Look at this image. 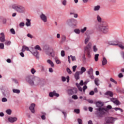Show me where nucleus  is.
Returning a JSON list of instances; mask_svg holds the SVG:
<instances>
[{
	"label": "nucleus",
	"mask_w": 124,
	"mask_h": 124,
	"mask_svg": "<svg viewBox=\"0 0 124 124\" xmlns=\"http://www.w3.org/2000/svg\"><path fill=\"white\" fill-rule=\"evenodd\" d=\"M26 80L31 86H38L42 83L41 79L37 77H34L32 78V76H29L26 77Z\"/></svg>",
	"instance_id": "f257e3e1"
},
{
	"label": "nucleus",
	"mask_w": 124,
	"mask_h": 124,
	"mask_svg": "<svg viewBox=\"0 0 124 124\" xmlns=\"http://www.w3.org/2000/svg\"><path fill=\"white\" fill-rule=\"evenodd\" d=\"M108 25H107L106 23L102 22L100 24H99L97 27V31H98L99 32H100L101 33L106 34L108 33Z\"/></svg>",
	"instance_id": "f03ea898"
},
{
	"label": "nucleus",
	"mask_w": 124,
	"mask_h": 124,
	"mask_svg": "<svg viewBox=\"0 0 124 124\" xmlns=\"http://www.w3.org/2000/svg\"><path fill=\"white\" fill-rule=\"evenodd\" d=\"M12 8L13 9H14L17 13H26V8L25 7L17 4H14L12 5Z\"/></svg>",
	"instance_id": "7ed1b4c3"
},
{
	"label": "nucleus",
	"mask_w": 124,
	"mask_h": 124,
	"mask_svg": "<svg viewBox=\"0 0 124 124\" xmlns=\"http://www.w3.org/2000/svg\"><path fill=\"white\" fill-rule=\"evenodd\" d=\"M105 112H107V108H99L95 112L97 117L99 118H102L103 115L105 114Z\"/></svg>",
	"instance_id": "20e7f679"
},
{
	"label": "nucleus",
	"mask_w": 124,
	"mask_h": 124,
	"mask_svg": "<svg viewBox=\"0 0 124 124\" xmlns=\"http://www.w3.org/2000/svg\"><path fill=\"white\" fill-rule=\"evenodd\" d=\"M44 51L48 56H51V57H54L55 56V50L52 47H46L44 49Z\"/></svg>",
	"instance_id": "39448f33"
},
{
	"label": "nucleus",
	"mask_w": 124,
	"mask_h": 124,
	"mask_svg": "<svg viewBox=\"0 0 124 124\" xmlns=\"http://www.w3.org/2000/svg\"><path fill=\"white\" fill-rule=\"evenodd\" d=\"M92 51V43H89L85 48V53H86L88 58H91V52Z\"/></svg>",
	"instance_id": "423d86ee"
},
{
	"label": "nucleus",
	"mask_w": 124,
	"mask_h": 124,
	"mask_svg": "<svg viewBox=\"0 0 124 124\" xmlns=\"http://www.w3.org/2000/svg\"><path fill=\"white\" fill-rule=\"evenodd\" d=\"M109 45H112L113 46H118L121 49H124V46L123 45H119L118 41H111L108 42Z\"/></svg>",
	"instance_id": "0eeeda50"
},
{
	"label": "nucleus",
	"mask_w": 124,
	"mask_h": 124,
	"mask_svg": "<svg viewBox=\"0 0 124 124\" xmlns=\"http://www.w3.org/2000/svg\"><path fill=\"white\" fill-rule=\"evenodd\" d=\"M66 23L68 25H72V26H77V24H78V21L74 18H71L67 20Z\"/></svg>",
	"instance_id": "6e6552de"
},
{
	"label": "nucleus",
	"mask_w": 124,
	"mask_h": 124,
	"mask_svg": "<svg viewBox=\"0 0 124 124\" xmlns=\"http://www.w3.org/2000/svg\"><path fill=\"white\" fill-rule=\"evenodd\" d=\"M88 74L89 75V77L91 78V79H94V76H93V68L91 67L87 71Z\"/></svg>",
	"instance_id": "1a4fd4ad"
},
{
	"label": "nucleus",
	"mask_w": 124,
	"mask_h": 124,
	"mask_svg": "<svg viewBox=\"0 0 124 124\" xmlns=\"http://www.w3.org/2000/svg\"><path fill=\"white\" fill-rule=\"evenodd\" d=\"M30 52L36 58V59H39V52L37 50H34V49H32V51H31V50H29Z\"/></svg>",
	"instance_id": "9d476101"
},
{
	"label": "nucleus",
	"mask_w": 124,
	"mask_h": 124,
	"mask_svg": "<svg viewBox=\"0 0 124 124\" xmlns=\"http://www.w3.org/2000/svg\"><path fill=\"white\" fill-rule=\"evenodd\" d=\"M116 118L113 117H108V120H107L105 124H114Z\"/></svg>",
	"instance_id": "9b49d317"
},
{
	"label": "nucleus",
	"mask_w": 124,
	"mask_h": 124,
	"mask_svg": "<svg viewBox=\"0 0 124 124\" xmlns=\"http://www.w3.org/2000/svg\"><path fill=\"white\" fill-rule=\"evenodd\" d=\"M49 96H50V97H54V96H56V97H59V96H60V94L57 93L56 92V91H54L52 92L49 93Z\"/></svg>",
	"instance_id": "f8f14e48"
},
{
	"label": "nucleus",
	"mask_w": 124,
	"mask_h": 124,
	"mask_svg": "<svg viewBox=\"0 0 124 124\" xmlns=\"http://www.w3.org/2000/svg\"><path fill=\"white\" fill-rule=\"evenodd\" d=\"M84 83L83 80H81L79 84H78V83H77L76 84L77 87H78V89L79 90V91L80 92H82V87H81L80 86H83L84 85Z\"/></svg>",
	"instance_id": "ddd939ff"
},
{
	"label": "nucleus",
	"mask_w": 124,
	"mask_h": 124,
	"mask_svg": "<svg viewBox=\"0 0 124 124\" xmlns=\"http://www.w3.org/2000/svg\"><path fill=\"white\" fill-rule=\"evenodd\" d=\"M40 18L43 22H44V23H46L47 22V16H46L44 14H42L40 16Z\"/></svg>",
	"instance_id": "4468645a"
},
{
	"label": "nucleus",
	"mask_w": 124,
	"mask_h": 124,
	"mask_svg": "<svg viewBox=\"0 0 124 124\" xmlns=\"http://www.w3.org/2000/svg\"><path fill=\"white\" fill-rule=\"evenodd\" d=\"M34 107H35V104L33 103L31 104L29 107V109L31 111V113H34L35 112V110H34Z\"/></svg>",
	"instance_id": "2eb2a0df"
},
{
	"label": "nucleus",
	"mask_w": 124,
	"mask_h": 124,
	"mask_svg": "<svg viewBox=\"0 0 124 124\" xmlns=\"http://www.w3.org/2000/svg\"><path fill=\"white\" fill-rule=\"evenodd\" d=\"M18 119L16 117H10L8 118V121L10 123H15V122H16Z\"/></svg>",
	"instance_id": "dca6fc26"
},
{
	"label": "nucleus",
	"mask_w": 124,
	"mask_h": 124,
	"mask_svg": "<svg viewBox=\"0 0 124 124\" xmlns=\"http://www.w3.org/2000/svg\"><path fill=\"white\" fill-rule=\"evenodd\" d=\"M0 34L1 36L0 37V41L1 42H4V41H5V36L4 35V33L2 32Z\"/></svg>",
	"instance_id": "f3484780"
},
{
	"label": "nucleus",
	"mask_w": 124,
	"mask_h": 124,
	"mask_svg": "<svg viewBox=\"0 0 124 124\" xmlns=\"http://www.w3.org/2000/svg\"><path fill=\"white\" fill-rule=\"evenodd\" d=\"M80 75V72L79 71H77L76 72V73L75 74V78L76 80H79L80 79V76H79Z\"/></svg>",
	"instance_id": "a211bd4d"
},
{
	"label": "nucleus",
	"mask_w": 124,
	"mask_h": 124,
	"mask_svg": "<svg viewBox=\"0 0 124 124\" xmlns=\"http://www.w3.org/2000/svg\"><path fill=\"white\" fill-rule=\"evenodd\" d=\"M27 22L25 23V25L27 27H31V19H26Z\"/></svg>",
	"instance_id": "6ab92c4d"
},
{
	"label": "nucleus",
	"mask_w": 124,
	"mask_h": 124,
	"mask_svg": "<svg viewBox=\"0 0 124 124\" xmlns=\"http://www.w3.org/2000/svg\"><path fill=\"white\" fill-rule=\"evenodd\" d=\"M107 64V59L105 57L103 58V60L102 61V65H106Z\"/></svg>",
	"instance_id": "aec40b11"
},
{
	"label": "nucleus",
	"mask_w": 124,
	"mask_h": 124,
	"mask_svg": "<svg viewBox=\"0 0 124 124\" xmlns=\"http://www.w3.org/2000/svg\"><path fill=\"white\" fill-rule=\"evenodd\" d=\"M105 95H109V96H110V97H113V93H112V92L110 91H108L107 92H106L105 93Z\"/></svg>",
	"instance_id": "412c9836"
},
{
	"label": "nucleus",
	"mask_w": 124,
	"mask_h": 124,
	"mask_svg": "<svg viewBox=\"0 0 124 124\" xmlns=\"http://www.w3.org/2000/svg\"><path fill=\"white\" fill-rule=\"evenodd\" d=\"M32 50H34L35 51H37V50H39V51H41V48L40 47V46L39 45H37L34 48H32Z\"/></svg>",
	"instance_id": "4be33fe9"
},
{
	"label": "nucleus",
	"mask_w": 124,
	"mask_h": 124,
	"mask_svg": "<svg viewBox=\"0 0 124 124\" xmlns=\"http://www.w3.org/2000/svg\"><path fill=\"white\" fill-rule=\"evenodd\" d=\"M86 68H85L84 67H82L80 69V71L78 72H79V74L80 75H82V74L84 73V72L86 71Z\"/></svg>",
	"instance_id": "5701e85b"
},
{
	"label": "nucleus",
	"mask_w": 124,
	"mask_h": 124,
	"mask_svg": "<svg viewBox=\"0 0 124 124\" xmlns=\"http://www.w3.org/2000/svg\"><path fill=\"white\" fill-rule=\"evenodd\" d=\"M47 63H49V64H50L51 65V66H52V67H54V63L53 62H52V61H51V60L48 59L47 60Z\"/></svg>",
	"instance_id": "b1692460"
},
{
	"label": "nucleus",
	"mask_w": 124,
	"mask_h": 124,
	"mask_svg": "<svg viewBox=\"0 0 124 124\" xmlns=\"http://www.w3.org/2000/svg\"><path fill=\"white\" fill-rule=\"evenodd\" d=\"M99 79L97 78L94 79V83L96 86H99Z\"/></svg>",
	"instance_id": "393cba45"
},
{
	"label": "nucleus",
	"mask_w": 124,
	"mask_h": 124,
	"mask_svg": "<svg viewBox=\"0 0 124 124\" xmlns=\"http://www.w3.org/2000/svg\"><path fill=\"white\" fill-rule=\"evenodd\" d=\"M100 9V6L99 5H97L96 6L94 7L93 10L94 11H98Z\"/></svg>",
	"instance_id": "a878e982"
},
{
	"label": "nucleus",
	"mask_w": 124,
	"mask_h": 124,
	"mask_svg": "<svg viewBox=\"0 0 124 124\" xmlns=\"http://www.w3.org/2000/svg\"><path fill=\"white\" fill-rule=\"evenodd\" d=\"M96 105L97 107H101V106H102V105H103L102 103L100 101L97 102L96 103Z\"/></svg>",
	"instance_id": "bb28decb"
},
{
	"label": "nucleus",
	"mask_w": 124,
	"mask_h": 124,
	"mask_svg": "<svg viewBox=\"0 0 124 124\" xmlns=\"http://www.w3.org/2000/svg\"><path fill=\"white\" fill-rule=\"evenodd\" d=\"M97 21H98V22H99V23H101V22L102 21L101 17H100V16L99 15L97 16Z\"/></svg>",
	"instance_id": "cd10ccee"
},
{
	"label": "nucleus",
	"mask_w": 124,
	"mask_h": 124,
	"mask_svg": "<svg viewBox=\"0 0 124 124\" xmlns=\"http://www.w3.org/2000/svg\"><path fill=\"white\" fill-rule=\"evenodd\" d=\"M99 56V54H96L94 56V60L95 62H97L98 61V57Z\"/></svg>",
	"instance_id": "c85d7f7f"
},
{
	"label": "nucleus",
	"mask_w": 124,
	"mask_h": 124,
	"mask_svg": "<svg viewBox=\"0 0 124 124\" xmlns=\"http://www.w3.org/2000/svg\"><path fill=\"white\" fill-rule=\"evenodd\" d=\"M13 92L15 93H20V90L14 89V90H13Z\"/></svg>",
	"instance_id": "c756f323"
},
{
	"label": "nucleus",
	"mask_w": 124,
	"mask_h": 124,
	"mask_svg": "<svg viewBox=\"0 0 124 124\" xmlns=\"http://www.w3.org/2000/svg\"><path fill=\"white\" fill-rule=\"evenodd\" d=\"M89 41H90V37H87L85 40V44H87Z\"/></svg>",
	"instance_id": "7c9ffc66"
},
{
	"label": "nucleus",
	"mask_w": 124,
	"mask_h": 124,
	"mask_svg": "<svg viewBox=\"0 0 124 124\" xmlns=\"http://www.w3.org/2000/svg\"><path fill=\"white\" fill-rule=\"evenodd\" d=\"M86 31H87V27H84L83 29L80 30V31L82 32V33H84Z\"/></svg>",
	"instance_id": "2f4dec72"
},
{
	"label": "nucleus",
	"mask_w": 124,
	"mask_h": 124,
	"mask_svg": "<svg viewBox=\"0 0 124 124\" xmlns=\"http://www.w3.org/2000/svg\"><path fill=\"white\" fill-rule=\"evenodd\" d=\"M74 32L77 34H79L80 33V30L76 29L74 30Z\"/></svg>",
	"instance_id": "473e14b6"
},
{
	"label": "nucleus",
	"mask_w": 124,
	"mask_h": 124,
	"mask_svg": "<svg viewBox=\"0 0 124 124\" xmlns=\"http://www.w3.org/2000/svg\"><path fill=\"white\" fill-rule=\"evenodd\" d=\"M68 93L69 94H73L74 93H73V90H72V89H70L68 91Z\"/></svg>",
	"instance_id": "72a5a7b5"
},
{
	"label": "nucleus",
	"mask_w": 124,
	"mask_h": 124,
	"mask_svg": "<svg viewBox=\"0 0 124 124\" xmlns=\"http://www.w3.org/2000/svg\"><path fill=\"white\" fill-rule=\"evenodd\" d=\"M70 58H71L72 62L76 61V57L75 56L70 55Z\"/></svg>",
	"instance_id": "f704fd0d"
},
{
	"label": "nucleus",
	"mask_w": 124,
	"mask_h": 124,
	"mask_svg": "<svg viewBox=\"0 0 124 124\" xmlns=\"http://www.w3.org/2000/svg\"><path fill=\"white\" fill-rule=\"evenodd\" d=\"M110 81L111 82H112V83H114V84H116V85H117V82L113 78H110Z\"/></svg>",
	"instance_id": "c9c22d12"
},
{
	"label": "nucleus",
	"mask_w": 124,
	"mask_h": 124,
	"mask_svg": "<svg viewBox=\"0 0 124 124\" xmlns=\"http://www.w3.org/2000/svg\"><path fill=\"white\" fill-rule=\"evenodd\" d=\"M114 103V104H116V105H120V101H119L117 99Z\"/></svg>",
	"instance_id": "e433bc0d"
},
{
	"label": "nucleus",
	"mask_w": 124,
	"mask_h": 124,
	"mask_svg": "<svg viewBox=\"0 0 124 124\" xmlns=\"http://www.w3.org/2000/svg\"><path fill=\"white\" fill-rule=\"evenodd\" d=\"M113 109H114V110H115V111H118V110H120V111H121V112H123V109H122V108H113Z\"/></svg>",
	"instance_id": "4c0bfd02"
},
{
	"label": "nucleus",
	"mask_w": 124,
	"mask_h": 124,
	"mask_svg": "<svg viewBox=\"0 0 124 124\" xmlns=\"http://www.w3.org/2000/svg\"><path fill=\"white\" fill-rule=\"evenodd\" d=\"M61 56L62 57H64V56H65V52H64V50L61 51Z\"/></svg>",
	"instance_id": "58836bf2"
},
{
	"label": "nucleus",
	"mask_w": 124,
	"mask_h": 124,
	"mask_svg": "<svg viewBox=\"0 0 124 124\" xmlns=\"http://www.w3.org/2000/svg\"><path fill=\"white\" fill-rule=\"evenodd\" d=\"M75 113H76L77 114H79L80 113V109H74Z\"/></svg>",
	"instance_id": "ea45409f"
},
{
	"label": "nucleus",
	"mask_w": 124,
	"mask_h": 124,
	"mask_svg": "<svg viewBox=\"0 0 124 124\" xmlns=\"http://www.w3.org/2000/svg\"><path fill=\"white\" fill-rule=\"evenodd\" d=\"M7 114H8V115H11V109H7L6 111Z\"/></svg>",
	"instance_id": "a19ab883"
},
{
	"label": "nucleus",
	"mask_w": 124,
	"mask_h": 124,
	"mask_svg": "<svg viewBox=\"0 0 124 124\" xmlns=\"http://www.w3.org/2000/svg\"><path fill=\"white\" fill-rule=\"evenodd\" d=\"M73 90V93H77V92H78V90H77V88H73L72 89Z\"/></svg>",
	"instance_id": "79ce46f5"
},
{
	"label": "nucleus",
	"mask_w": 124,
	"mask_h": 124,
	"mask_svg": "<svg viewBox=\"0 0 124 124\" xmlns=\"http://www.w3.org/2000/svg\"><path fill=\"white\" fill-rule=\"evenodd\" d=\"M10 44H11V42L10 41H8L5 42V45L9 46Z\"/></svg>",
	"instance_id": "37998d69"
},
{
	"label": "nucleus",
	"mask_w": 124,
	"mask_h": 124,
	"mask_svg": "<svg viewBox=\"0 0 124 124\" xmlns=\"http://www.w3.org/2000/svg\"><path fill=\"white\" fill-rule=\"evenodd\" d=\"M73 72L76 71V68H77V65H75L72 67Z\"/></svg>",
	"instance_id": "c03bdc74"
},
{
	"label": "nucleus",
	"mask_w": 124,
	"mask_h": 124,
	"mask_svg": "<svg viewBox=\"0 0 124 124\" xmlns=\"http://www.w3.org/2000/svg\"><path fill=\"white\" fill-rule=\"evenodd\" d=\"M78 124H83V121H82V119H78Z\"/></svg>",
	"instance_id": "a18cd8bd"
},
{
	"label": "nucleus",
	"mask_w": 124,
	"mask_h": 124,
	"mask_svg": "<svg viewBox=\"0 0 124 124\" xmlns=\"http://www.w3.org/2000/svg\"><path fill=\"white\" fill-rule=\"evenodd\" d=\"M0 49H4V45L3 43L0 44Z\"/></svg>",
	"instance_id": "49530a36"
},
{
	"label": "nucleus",
	"mask_w": 124,
	"mask_h": 124,
	"mask_svg": "<svg viewBox=\"0 0 124 124\" xmlns=\"http://www.w3.org/2000/svg\"><path fill=\"white\" fill-rule=\"evenodd\" d=\"M67 1L66 0H63L62 1V4H63L64 5V6H65V5H66V3H67Z\"/></svg>",
	"instance_id": "de8ad7c7"
},
{
	"label": "nucleus",
	"mask_w": 124,
	"mask_h": 124,
	"mask_svg": "<svg viewBox=\"0 0 124 124\" xmlns=\"http://www.w3.org/2000/svg\"><path fill=\"white\" fill-rule=\"evenodd\" d=\"M10 31L12 34H15V30L14 29H11Z\"/></svg>",
	"instance_id": "09e8293b"
},
{
	"label": "nucleus",
	"mask_w": 124,
	"mask_h": 124,
	"mask_svg": "<svg viewBox=\"0 0 124 124\" xmlns=\"http://www.w3.org/2000/svg\"><path fill=\"white\" fill-rule=\"evenodd\" d=\"M67 72H68V73H69V74H71V73H72V72L71 71V70H70V69H69V68H67Z\"/></svg>",
	"instance_id": "8fccbe9b"
},
{
	"label": "nucleus",
	"mask_w": 124,
	"mask_h": 124,
	"mask_svg": "<svg viewBox=\"0 0 124 124\" xmlns=\"http://www.w3.org/2000/svg\"><path fill=\"white\" fill-rule=\"evenodd\" d=\"M116 100L117 99L115 98H110V101H111L113 103H115V102L116 101Z\"/></svg>",
	"instance_id": "3c124183"
},
{
	"label": "nucleus",
	"mask_w": 124,
	"mask_h": 124,
	"mask_svg": "<svg viewBox=\"0 0 124 124\" xmlns=\"http://www.w3.org/2000/svg\"><path fill=\"white\" fill-rule=\"evenodd\" d=\"M87 89H88V87L85 85L84 86H83V89H82V90H83V91L85 93V91H86V90H87Z\"/></svg>",
	"instance_id": "603ef678"
},
{
	"label": "nucleus",
	"mask_w": 124,
	"mask_h": 124,
	"mask_svg": "<svg viewBox=\"0 0 124 124\" xmlns=\"http://www.w3.org/2000/svg\"><path fill=\"white\" fill-rule=\"evenodd\" d=\"M62 82H65L66 81V78L64 77H62Z\"/></svg>",
	"instance_id": "864d4df0"
},
{
	"label": "nucleus",
	"mask_w": 124,
	"mask_h": 124,
	"mask_svg": "<svg viewBox=\"0 0 124 124\" xmlns=\"http://www.w3.org/2000/svg\"><path fill=\"white\" fill-rule=\"evenodd\" d=\"M31 73H32V74H34V73H35V72H36V71H35L34 68H32L31 69Z\"/></svg>",
	"instance_id": "5fc2aeb1"
},
{
	"label": "nucleus",
	"mask_w": 124,
	"mask_h": 124,
	"mask_svg": "<svg viewBox=\"0 0 124 124\" xmlns=\"http://www.w3.org/2000/svg\"><path fill=\"white\" fill-rule=\"evenodd\" d=\"M93 50L94 52H96L97 51V48H96V46H93Z\"/></svg>",
	"instance_id": "6e6d98bb"
},
{
	"label": "nucleus",
	"mask_w": 124,
	"mask_h": 124,
	"mask_svg": "<svg viewBox=\"0 0 124 124\" xmlns=\"http://www.w3.org/2000/svg\"><path fill=\"white\" fill-rule=\"evenodd\" d=\"M55 62H56V63H57V64H60V63H61V61L58 59H57V58H55Z\"/></svg>",
	"instance_id": "4d7b16f0"
},
{
	"label": "nucleus",
	"mask_w": 124,
	"mask_h": 124,
	"mask_svg": "<svg viewBox=\"0 0 124 124\" xmlns=\"http://www.w3.org/2000/svg\"><path fill=\"white\" fill-rule=\"evenodd\" d=\"M72 98H73V99H78V96H77L76 95H73Z\"/></svg>",
	"instance_id": "13d9d810"
},
{
	"label": "nucleus",
	"mask_w": 124,
	"mask_h": 124,
	"mask_svg": "<svg viewBox=\"0 0 124 124\" xmlns=\"http://www.w3.org/2000/svg\"><path fill=\"white\" fill-rule=\"evenodd\" d=\"M88 102H89V103H91V104H93V100H91V99H89L87 100Z\"/></svg>",
	"instance_id": "bf43d9fd"
},
{
	"label": "nucleus",
	"mask_w": 124,
	"mask_h": 124,
	"mask_svg": "<svg viewBox=\"0 0 124 124\" xmlns=\"http://www.w3.org/2000/svg\"><path fill=\"white\" fill-rule=\"evenodd\" d=\"M118 77H119V78H123V77H124V75H123L122 73H120L118 75Z\"/></svg>",
	"instance_id": "052dcab7"
},
{
	"label": "nucleus",
	"mask_w": 124,
	"mask_h": 124,
	"mask_svg": "<svg viewBox=\"0 0 124 124\" xmlns=\"http://www.w3.org/2000/svg\"><path fill=\"white\" fill-rule=\"evenodd\" d=\"M90 95H93L94 94V92L93 91H92L89 93Z\"/></svg>",
	"instance_id": "680f3d73"
},
{
	"label": "nucleus",
	"mask_w": 124,
	"mask_h": 124,
	"mask_svg": "<svg viewBox=\"0 0 124 124\" xmlns=\"http://www.w3.org/2000/svg\"><path fill=\"white\" fill-rule=\"evenodd\" d=\"M23 47H24V49L26 50V51H30V49H29V47L26 46H23Z\"/></svg>",
	"instance_id": "e2e57ef3"
},
{
	"label": "nucleus",
	"mask_w": 124,
	"mask_h": 124,
	"mask_svg": "<svg viewBox=\"0 0 124 124\" xmlns=\"http://www.w3.org/2000/svg\"><path fill=\"white\" fill-rule=\"evenodd\" d=\"M25 26V23L24 22H21L19 24V27H24Z\"/></svg>",
	"instance_id": "0e129e2a"
},
{
	"label": "nucleus",
	"mask_w": 124,
	"mask_h": 124,
	"mask_svg": "<svg viewBox=\"0 0 124 124\" xmlns=\"http://www.w3.org/2000/svg\"><path fill=\"white\" fill-rule=\"evenodd\" d=\"M27 36H28V37H29L30 38H32L33 37L32 36V35H31V34L30 33H28L27 34Z\"/></svg>",
	"instance_id": "69168bd1"
},
{
	"label": "nucleus",
	"mask_w": 124,
	"mask_h": 124,
	"mask_svg": "<svg viewBox=\"0 0 124 124\" xmlns=\"http://www.w3.org/2000/svg\"><path fill=\"white\" fill-rule=\"evenodd\" d=\"M2 102H6V101H7V99H6V98H3L2 99Z\"/></svg>",
	"instance_id": "338daca9"
},
{
	"label": "nucleus",
	"mask_w": 124,
	"mask_h": 124,
	"mask_svg": "<svg viewBox=\"0 0 124 124\" xmlns=\"http://www.w3.org/2000/svg\"><path fill=\"white\" fill-rule=\"evenodd\" d=\"M89 82H90V80L87 79V80L84 82V85H87Z\"/></svg>",
	"instance_id": "774afa93"
}]
</instances>
